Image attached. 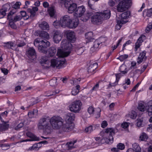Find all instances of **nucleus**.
<instances>
[{
    "instance_id": "nucleus-29",
    "label": "nucleus",
    "mask_w": 152,
    "mask_h": 152,
    "mask_svg": "<svg viewBox=\"0 0 152 152\" xmlns=\"http://www.w3.org/2000/svg\"><path fill=\"white\" fill-rule=\"evenodd\" d=\"M126 9L123 2L120 1L117 7V10L118 12H122L126 10Z\"/></svg>"
},
{
    "instance_id": "nucleus-39",
    "label": "nucleus",
    "mask_w": 152,
    "mask_h": 152,
    "mask_svg": "<svg viewBox=\"0 0 152 152\" xmlns=\"http://www.w3.org/2000/svg\"><path fill=\"white\" fill-rule=\"evenodd\" d=\"M146 13V16L148 17H151L152 15V8L147 10H144L143 12V15L144 16V14Z\"/></svg>"
},
{
    "instance_id": "nucleus-56",
    "label": "nucleus",
    "mask_w": 152,
    "mask_h": 152,
    "mask_svg": "<svg viewBox=\"0 0 152 152\" xmlns=\"http://www.w3.org/2000/svg\"><path fill=\"white\" fill-rule=\"evenodd\" d=\"M93 130V127L92 126H90L88 127L85 128V132H91Z\"/></svg>"
},
{
    "instance_id": "nucleus-30",
    "label": "nucleus",
    "mask_w": 152,
    "mask_h": 152,
    "mask_svg": "<svg viewBox=\"0 0 152 152\" xmlns=\"http://www.w3.org/2000/svg\"><path fill=\"white\" fill-rule=\"evenodd\" d=\"M97 64L96 63L91 64L88 68V72L89 73L93 72L97 67Z\"/></svg>"
},
{
    "instance_id": "nucleus-58",
    "label": "nucleus",
    "mask_w": 152,
    "mask_h": 152,
    "mask_svg": "<svg viewBox=\"0 0 152 152\" xmlns=\"http://www.w3.org/2000/svg\"><path fill=\"white\" fill-rule=\"evenodd\" d=\"M20 2H17L13 5L12 9H15L16 10L17 9L19 8L20 6Z\"/></svg>"
},
{
    "instance_id": "nucleus-9",
    "label": "nucleus",
    "mask_w": 152,
    "mask_h": 152,
    "mask_svg": "<svg viewBox=\"0 0 152 152\" xmlns=\"http://www.w3.org/2000/svg\"><path fill=\"white\" fill-rule=\"evenodd\" d=\"M82 103L80 100H77L72 103L69 105L70 110L75 113H78L80 110Z\"/></svg>"
},
{
    "instance_id": "nucleus-34",
    "label": "nucleus",
    "mask_w": 152,
    "mask_h": 152,
    "mask_svg": "<svg viewBox=\"0 0 152 152\" xmlns=\"http://www.w3.org/2000/svg\"><path fill=\"white\" fill-rule=\"evenodd\" d=\"M80 89V86L77 85L75 86V88H74L72 89V94L73 95H76L79 92Z\"/></svg>"
},
{
    "instance_id": "nucleus-12",
    "label": "nucleus",
    "mask_w": 152,
    "mask_h": 152,
    "mask_svg": "<svg viewBox=\"0 0 152 152\" xmlns=\"http://www.w3.org/2000/svg\"><path fill=\"white\" fill-rule=\"evenodd\" d=\"M86 11V9L83 6H81L77 7V8L75 11L74 16L77 18L80 17L82 16Z\"/></svg>"
},
{
    "instance_id": "nucleus-38",
    "label": "nucleus",
    "mask_w": 152,
    "mask_h": 152,
    "mask_svg": "<svg viewBox=\"0 0 152 152\" xmlns=\"http://www.w3.org/2000/svg\"><path fill=\"white\" fill-rule=\"evenodd\" d=\"M121 1L123 2V4L126 9H128L131 5V1L130 0H124Z\"/></svg>"
},
{
    "instance_id": "nucleus-23",
    "label": "nucleus",
    "mask_w": 152,
    "mask_h": 152,
    "mask_svg": "<svg viewBox=\"0 0 152 152\" xmlns=\"http://www.w3.org/2000/svg\"><path fill=\"white\" fill-rule=\"evenodd\" d=\"M45 134L44 135L45 137L41 136V137L45 139H52L53 138H61V134H57V135L56 137H54L53 136H52L51 135H50L51 134Z\"/></svg>"
},
{
    "instance_id": "nucleus-49",
    "label": "nucleus",
    "mask_w": 152,
    "mask_h": 152,
    "mask_svg": "<svg viewBox=\"0 0 152 152\" xmlns=\"http://www.w3.org/2000/svg\"><path fill=\"white\" fill-rule=\"evenodd\" d=\"M20 14L22 17L24 18L25 20H27L29 17L28 15H27L26 12L25 11H21Z\"/></svg>"
},
{
    "instance_id": "nucleus-36",
    "label": "nucleus",
    "mask_w": 152,
    "mask_h": 152,
    "mask_svg": "<svg viewBox=\"0 0 152 152\" xmlns=\"http://www.w3.org/2000/svg\"><path fill=\"white\" fill-rule=\"evenodd\" d=\"M56 50L54 47H51L49 50V56L50 57L53 56L55 54Z\"/></svg>"
},
{
    "instance_id": "nucleus-50",
    "label": "nucleus",
    "mask_w": 152,
    "mask_h": 152,
    "mask_svg": "<svg viewBox=\"0 0 152 152\" xmlns=\"http://www.w3.org/2000/svg\"><path fill=\"white\" fill-rule=\"evenodd\" d=\"M128 56L126 54L121 55L119 56L117 59H118L120 60L121 61H123L124 60L127 58L128 57Z\"/></svg>"
},
{
    "instance_id": "nucleus-8",
    "label": "nucleus",
    "mask_w": 152,
    "mask_h": 152,
    "mask_svg": "<svg viewBox=\"0 0 152 152\" xmlns=\"http://www.w3.org/2000/svg\"><path fill=\"white\" fill-rule=\"evenodd\" d=\"M65 7L68 9V12L69 13H72L76 11L77 7V5L75 3L70 2V0H65L64 3Z\"/></svg>"
},
{
    "instance_id": "nucleus-55",
    "label": "nucleus",
    "mask_w": 152,
    "mask_h": 152,
    "mask_svg": "<svg viewBox=\"0 0 152 152\" xmlns=\"http://www.w3.org/2000/svg\"><path fill=\"white\" fill-rule=\"evenodd\" d=\"M56 80L57 79L56 78L50 80L49 82L50 85L51 86H54L56 85Z\"/></svg>"
},
{
    "instance_id": "nucleus-52",
    "label": "nucleus",
    "mask_w": 152,
    "mask_h": 152,
    "mask_svg": "<svg viewBox=\"0 0 152 152\" xmlns=\"http://www.w3.org/2000/svg\"><path fill=\"white\" fill-rule=\"evenodd\" d=\"M117 147L118 148L119 150H123L124 149L125 146L124 144L120 143L117 145Z\"/></svg>"
},
{
    "instance_id": "nucleus-21",
    "label": "nucleus",
    "mask_w": 152,
    "mask_h": 152,
    "mask_svg": "<svg viewBox=\"0 0 152 152\" xmlns=\"http://www.w3.org/2000/svg\"><path fill=\"white\" fill-rule=\"evenodd\" d=\"M101 14V16L103 20H107L109 18L110 16V10H107L104 11L103 12H100Z\"/></svg>"
},
{
    "instance_id": "nucleus-2",
    "label": "nucleus",
    "mask_w": 152,
    "mask_h": 152,
    "mask_svg": "<svg viewBox=\"0 0 152 152\" xmlns=\"http://www.w3.org/2000/svg\"><path fill=\"white\" fill-rule=\"evenodd\" d=\"M25 135L29 138L23 140H20L15 143H10V144L8 143L0 144V147L3 150H6L9 149L12 145H15L17 143L27 141H38L40 139L39 137H37L34 134H23V135L25 136Z\"/></svg>"
},
{
    "instance_id": "nucleus-32",
    "label": "nucleus",
    "mask_w": 152,
    "mask_h": 152,
    "mask_svg": "<svg viewBox=\"0 0 152 152\" xmlns=\"http://www.w3.org/2000/svg\"><path fill=\"white\" fill-rule=\"evenodd\" d=\"M39 26L43 30H48L49 29V27L48 23L45 21H43L41 23L39 24Z\"/></svg>"
},
{
    "instance_id": "nucleus-40",
    "label": "nucleus",
    "mask_w": 152,
    "mask_h": 152,
    "mask_svg": "<svg viewBox=\"0 0 152 152\" xmlns=\"http://www.w3.org/2000/svg\"><path fill=\"white\" fill-rule=\"evenodd\" d=\"M9 125L5 122L4 124H0V131H2L8 129Z\"/></svg>"
},
{
    "instance_id": "nucleus-48",
    "label": "nucleus",
    "mask_w": 152,
    "mask_h": 152,
    "mask_svg": "<svg viewBox=\"0 0 152 152\" xmlns=\"http://www.w3.org/2000/svg\"><path fill=\"white\" fill-rule=\"evenodd\" d=\"M140 137V139L141 141L146 140L148 138V136L146 134H142Z\"/></svg>"
},
{
    "instance_id": "nucleus-28",
    "label": "nucleus",
    "mask_w": 152,
    "mask_h": 152,
    "mask_svg": "<svg viewBox=\"0 0 152 152\" xmlns=\"http://www.w3.org/2000/svg\"><path fill=\"white\" fill-rule=\"evenodd\" d=\"M146 54V52L145 51H143L142 53H140L137 62L138 63L140 64L143 61L144 58L145 59L146 57L145 56Z\"/></svg>"
},
{
    "instance_id": "nucleus-6",
    "label": "nucleus",
    "mask_w": 152,
    "mask_h": 152,
    "mask_svg": "<svg viewBox=\"0 0 152 152\" xmlns=\"http://www.w3.org/2000/svg\"><path fill=\"white\" fill-rule=\"evenodd\" d=\"M100 134L101 136V142L99 144H109L112 143L113 141V134Z\"/></svg>"
},
{
    "instance_id": "nucleus-1",
    "label": "nucleus",
    "mask_w": 152,
    "mask_h": 152,
    "mask_svg": "<svg viewBox=\"0 0 152 152\" xmlns=\"http://www.w3.org/2000/svg\"><path fill=\"white\" fill-rule=\"evenodd\" d=\"M61 48L62 50L58 49L57 54L60 58L51 60V66L56 67L58 69L64 66L66 60L64 58L68 56L71 52L72 48V44L67 40H63L61 43Z\"/></svg>"
},
{
    "instance_id": "nucleus-37",
    "label": "nucleus",
    "mask_w": 152,
    "mask_h": 152,
    "mask_svg": "<svg viewBox=\"0 0 152 152\" xmlns=\"http://www.w3.org/2000/svg\"><path fill=\"white\" fill-rule=\"evenodd\" d=\"M92 32H88L85 34L86 38L89 42L92 41L94 40V39L92 37Z\"/></svg>"
},
{
    "instance_id": "nucleus-5",
    "label": "nucleus",
    "mask_w": 152,
    "mask_h": 152,
    "mask_svg": "<svg viewBox=\"0 0 152 152\" xmlns=\"http://www.w3.org/2000/svg\"><path fill=\"white\" fill-rule=\"evenodd\" d=\"M50 123L51 127L54 129H59L62 126H63V120L61 117L58 116H54L50 119Z\"/></svg>"
},
{
    "instance_id": "nucleus-42",
    "label": "nucleus",
    "mask_w": 152,
    "mask_h": 152,
    "mask_svg": "<svg viewBox=\"0 0 152 152\" xmlns=\"http://www.w3.org/2000/svg\"><path fill=\"white\" fill-rule=\"evenodd\" d=\"M133 147V150H134V152L135 151H141V148L139 145L137 143H134L132 145Z\"/></svg>"
},
{
    "instance_id": "nucleus-53",
    "label": "nucleus",
    "mask_w": 152,
    "mask_h": 152,
    "mask_svg": "<svg viewBox=\"0 0 152 152\" xmlns=\"http://www.w3.org/2000/svg\"><path fill=\"white\" fill-rule=\"evenodd\" d=\"M26 124L25 123V122H23L22 123H19L18 125L15 127V129L16 130H18L19 129L22 127L24 125H26Z\"/></svg>"
},
{
    "instance_id": "nucleus-19",
    "label": "nucleus",
    "mask_w": 152,
    "mask_h": 152,
    "mask_svg": "<svg viewBox=\"0 0 152 152\" xmlns=\"http://www.w3.org/2000/svg\"><path fill=\"white\" fill-rule=\"evenodd\" d=\"M66 36L67 39L72 42H74L76 40L75 33L74 32H68L66 34Z\"/></svg>"
},
{
    "instance_id": "nucleus-46",
    "label": "nucleus",
    "mask_w": 152,
    "mask_h": 152,
    "mask_svg": "<svg viewBox=\"0 0 152 152\" xmlns=\"http://www.w3.org/2000/svg\"><path fill=\"white\" fill-rule=\"evenodd\" d=\"M102 42L99 40H97L95 41L94 43L93 46L96 48L98 49L99 45L101 44Z\"/></svg>"
},
{
    "instance_id": "nucleus-33",
    "label": "nucleus",
    "mask_w": 152,
    "mask_h": 152,
    "mask_svg": "<svg viewBox=\"0 0 152 152\" xmlns=\"http://www.w3.org/2000/svg\"><path fill=\"white\" fill-rule=\"evenodd\" d=\"M37 110L34 109L32 111L29 112L28 113V115L30 118H34L37 115Z\"/></svg>"
},
{
    "instance_id": "nucleus-4",
    "label": "nucleus",
    "mask_w": 152,
    "mask_h": 152,
    "mask_svg": "<svg viewBox=\"0 0 152 152\" xmlns=\"http://www.w3.org/2000/svg\"><path fill=\"white\" fill-rule=\"evenodd\" d=\"M50 119L48 118H41L38 124L39 129H43L45 132L50 133L52 132L53 129L49 124Z\"/></svg>"
},
{
    "instance_id": "nucleus-54",
    "label": "nucleus",
    "mask_w": 152,
    "mask_h": 152,
    "mask_svg": "<svg viewBox=\"0 0 152 152\" xmlns=\"http://www.w3.org/2000/svg\"><path fill=\"white\" fill-rule=\"evenodd\" d=\"M105 133H114L115 131L113 128H107L105 129Z\"/></svg>"
},
{
    "instance_id": "nucleus-41",
    "label": "nucleus",
    "mask_w": 152,
    "mask_h": 152,
    "mask_svg": "<svg viewBox=\"0 0 152 152\" xmlns=\"http://www.w3.org/2000/svg\"><path fill=\"white\" fill-rule=\"evenodd\" d=\"M22 18V17L20 15H16L13 18H11L9 20L12 21V22H15L17 21L20 20Z\"/></svg>"
},
{
    "instance_id": "nucleus-62",
    "label": "nucleus",
    "mask_w": 152,
    "mask_h": 152,
    "mask_svg": "<svg viewBox=\"0 0 152 152\" xmlns=\"http://www.w3.org/2000/svg\"><path fill=\"white\" fill-rule=\"evenodd\" d=\"M80 79H75L71 80V83L72 84H76L77 83H78L80 81Z\"/></svg>"
},
{
    "instance_id": "nucleus-51",
    "label": "nucleus",
    "mask_w": 152,
    "mask_h": 152,
    "mask_svg": "<svg viewBox=\"0 0 152 152\" xmlns=\"http://www.w3.org/2000/svg\"><path fill=\"white\" fill-rule=\"evenodd\" d=\"M76 51L78 55H80L82 54L84 51V48L81 47L77 48L76 50Z\"/></svg>"
},
{
    "instance_id": "nucleus-10",
    "label": "nucleus",
    "mask_w": 152,
    "mask_h": 152,
    "mask_svg": "<svg viewBox=\"0 0 152 152\" xmlns=\"http://www.w3.org/2000/svg\"><path fill=\"white\" fill-rule=\"evenodd\" d=\"M100 12H95V14L91 17V21L94 24H99L102 23L103 20Z\"/></svg>"
},
{
    "instance_id": "nucleus-61",
    "label": "nucleus",
    "mask_w": 152,
    "mask_h": 152,
    "mask_svg": "<svg viewBox=\"0 0 152 152\" xmlns=\"http://www.w3.org/2000/svg\"><path fill=\"white\" fill-rule=\"evenodd\" d=\"M130 115V117L131 118L133 119H135L137 116L136 113L135 111H132Z\"/></svg>"
},
{
    "instance_id": "nucleus-26",
    "label": "nucleus",
    "mask_w": 152,
    "mask_h": 152,
    "mask_svg": "<svg viewBox=\"0 0 152 152\" xmlns=\"http://www.w3.org/2000/svg\"><path fill=\"white\" fill-rule=\"evenodd\" d=\"M38 10V8L37 7H34L32 9L30 8L27 9V11L30 13V18H32L35 16L36 12Z\"/></svg>"
},
{
    "instance_id": "nucleus-57",
    "label": "nucleus",
    "mask_w": 152,
    "mask_h": 152,
    "mask_svg": "<svg viewBox=\"0 0 152 152\" xmlns=\"http://www.w3.org/2000/svg\"><path fill=\"white\" fill-rule=\"evenodd\" d=\"M40 39L38 38L35 39L34 41V45L35 46H37L38 47L39 46V44L40 43Z\"/></svg>"
},
{
    "instance_id": "nucleus-3",
    "label": "nucleus",
    "mask_w": 152,
    "mask_h": 152,
    "mask_svg": "<svg viewBox=\"0 0 152 152\" xmlns=\"http://www.w3.org/2000/svg\"><path fill=\"white\" fill-rule=\"evenodd\" d=\"M75 118V115L72 113H69L66 115L65 120L66 123L62 127V129L64 132H69L73 129L74 125L72 122Z\"/></svg>"
},
{
    "instance_id": "nucleus-17",
    "label": "nucleus",
    "mask_w": 152,
    "mask_h": 152,
    "mask_svg": "<svg viewBox=\"0 0 152 152\" xmlns=\"http://www.w3.org/2000/svg\"><path fill=\"white\" fill-rule=\"evenodd\" d=\"M4 46L6 48L11 49L14 50H16V44L10 41L4 42Z\"/></svg>"
},
{
    "instance_id": "nucleus-24",
    "label": "nucleus",
    "mask_w": 152,
    "mask_h": 152,
    "mask_svg": "<svg viewBox=\"0 0 152 152\" xmlns=\"http://www.w3.org/2000/svg\"><path fill=\"white\" fill-rule=\"evenodd\" d=\"M130 15V12L129 11L125 12L120 15L119 17H116V18L121 20H123L124 19H126L129 18Z\"/></svg>"
},
{
    "instance_id": "nucleus-11",
    "label": "nucleus",
    "mask_w": 152,
    "mask_h": 152,
    "mask_svg": "<svg viewBox=\"0 0 152 152\" xmlns=\"http://www.w3.org/2000/svg\"><path fill=\"white\" fill-rule=\"evenodd\" d=\"M71 19L70 17L67 15L61 17L60 19V26L63 28L67 27L71 21Z\"/></svg>"
},
{
    "instance_id": "nucleus-20",
    "label": "nucleus",
    "mask_w": 152,
    "mask_h": 152,
    "mask_svg": "<svg viewBox=\"0 0 152 152\" xmlns=\"http://www.w3.org/2000/svg\"><path fill=\"white\" fill-rule=\"evenodd\" d=\"M119 70L121 72V73L116 75V78H119L120 76L121 75V74H126L128 71V70H127L126 66L124 65H121L120 66Z\"/></svg>"
},
{
    "instance_id": "nucleus-63",
    "label": "nucleus",
    "mask_w": 152,
    "mask_h": 152,
    "mask_svg": "<svg viewBox=\"0 0 152 152\" xmlns=\"http://www.w3.org/2000/svg\"><path fill=\"white\" fill-rule=\"evenodd\" d=\"M152 28V23H150L146 28V32H148Z\"/></svg>"
},
{
    "instance_id": "nucleus-27",
    "label": "nucleus",
    "mask_w": 152,
    "mask_h": 152,
    "mask_svg": "<svg viewBox=\"0 0 152 152\" xmlns=\"http://www.w3.org/2000/svg\"><path fill=\"white\" fill-rule=\"evenodd\" d=\"M117 24L116 25V29L118 30L120 29L122 24L126 23V21L124 20H121L118 18H116Z\"/></svg>"
},
{
    "instance_id": "nucleus-45",
    "label": "nucleus",
    "mask_w": 152,
    "mask_h": 152,
    "mask_svg": "<svg viewBox=\"0 0 152 152\" xmlns=\"http://www.w3.org/2000/svg\"><path fill=\"white\" fill-rule=\"evenodd\" d=\"M48 60V58L46 56H43L41 57L40 59V63L41 64H45Z\"/></svg>"
},
{
    "instance_id": "nucleus-18",
    "label": "nucleus",
    "mask_w": 152,
    "mask_h": 152,
    "mask_svg": "<svg viewBox=\"0 0 152 152\" xmlns=\"http://www.w3.org/2000/svg\"><path fill=\"white\" fill-rule=\"evenodd\" d=\"M79 23V21L78 19L72 20L71 19V21L69 23L67 27L70 28H76Z\"/></svg>"
},
{
    "instance_id": "nucleus-14",
    "label": "nucleus",
    "mask_w": 152,
    "mask_h": 152,
    "mask_svg": "<svg viewBox=\"0 0 152 152\" xmlns=\"http://www.w3.org/2000/svg\"><path fill=\"white\" fill-rule=\"evenodd\" d=\"M27 55L31 60H34L36 58V53L35 49L32 47L28 48L26 52Z\"/></svg>"
},
{
    "instance_id": "nucleus-35",
    "label": "nucleus",
    "mask_w": 152,
    "mask_h": 152,
    "mask_svg": "<svg viewBox=\"0 0 152 152\" xmlns=\"http://www.w3.org/2000/svg\"><path fill=\"white\" fill-rule=\"evenodd\" d=\"M145 110L148 112L149 115H152V105H148V104H146Z\"/></svg>"
},
{
    "instance_id": "nucleus-31",
    "label": "nucleus",
    "mask_w": 152,
    "mask_h": 152,
    "mask_svg": "<svg viewBox=\"0 0 152 152\" xmlns=\"http://www.w3.org/2000/svg\"><path fill=\"white\" fill-rule=\"evenodd\" d=\"M39 36L41 37L42 39H47L49 38V34L46 31H42L39 33Z\"/></svg>"
},
{
    "instance_id": "nucleus-47",
    "label": "nucleus",
    "mask_w": 152,
    "mask_h": 152,
    "mask_svg": "<svg viewBox=\"0 0 152 152\" xmlns=\"http://www.w3.org/2000/svg\"><path fill=\"white\" fill-rule=\"evenodd\" d=\"M138 109L141 111H144L145 110V106L142 104H139L138 107Z\"/></svg>"
},
{
    "instance_id": "nucleus-22",
    "label": "nucleus",
    "mask_w": 152,
    "mask_h": 152,
    "mask_svg": "<svg viewBox=\"0 0 152 152\" xmlns=\"http://www.w3.org/2000/svg\"><path fill=\"white\" fill-rule=\"evenodd\" d=\"M95 14V12L92 10H89L87 12L85 15V18L82 20L83 21L86 22L91 17H92Z\"/></svg>"
},
{
    "instance_id": "nucleus-13",
    "label": "nucleus",
    "mask_w": 152,
    "mask_h": 152,
    "mask_svg": "<svg viewBox=\"0 0 152 152\" xmlns=\"http://www.w3.org/2000/svg\"><path fill=\"white\" fill-rule=\"evenodd\" d=\"M77 142V140L69 142L66 144L64 143L62 144L61 147L62 148L65 150H69L75 148L74 145Z\"/></svg>"
},
{
    "instance_id": "nucleus-64",
    "label": "nucleus",
    "mask_w": 152,
    "mask_h": 152,
    "mask_svg": "<svg viewBox=\"0 0 152 152\" xmlns=\"http://www.w3.org/2000/svg\"><path fill=\"white\" fill-rule=\"evenodd\" d=\"M129 123L125 122L123 123L121 125V127L124 129H127L129 125Z\"/></svg>"
},
{
    "instance_id": "nucleus-25",
    "label": "nucleus",
    "mask_w": 152,
    "mask_h": 152,
    "mask_svg": "<svg viewBox=\"0 0 152 152\" xmlns=\"http://www.w3.org/2000/svg\"><path fill=\"white\" fill-rule=\"evenodd\" d=\"M145 36L144 35H142L140 37L139 39H137V42L135 44V49L136 51H137V49L139 48L140 46L141 43L143 41V39L145 38Z\"/></svg>"
},
{
    "instance_id": "nucleus-44",
    "label": "nucleus",
    "mask_w": 152,
    "mask_h": 152,
    "mask_svg": "<svg viewBox=\"0 0 152 152\" xmlns=\"http://www.w3.org/2000/svg\"><path fill=\"white\" fill-rule=\"evenodd\" d=\"M49 15L51 17H53L55 14V10L53 7H50L48 10Z\"/></svg>"
},
{
    "instance_id": "nucleus-15",
    "label": "nucleus",
    "mask_w": 152,
    "mask_h": 152,
    "mask_svg": "<svg viewBox=\"0 0 152 152\" xmlns=\"http://www.w3.org/2000/svg\"><path fill=\"white\" fill-rule=\"evenodd\" d=\"M10 8V5L6 4H4L2 7L1 9L0 10V18H3L6 15V12L9 10Z\"/></svg>"
},
{
    "instance_id": "nucleus-43",
    "label": "nucleus",
    "mask_w": 152,
    "mask_h": 152,
    "mask_svg": "<svg viewBox=\"0 0 152 152\" xmlns=\"http://www.w3.org/2000/svg\"><path fill=\"white\" fill-rule=\"evenodd\" d=\"M17 10L15 9H12L8 13L7 15L8 18L10 20L12 18V15L16 12Z\"/></svg>"
},
{
    "instance_id": "nucleus-60",
    "label": "nucleus",
    "mask_w": 152,
    "mask_h": 152,
    "mask_svg": "<svg viewBox=\"0 0 152 152\" xmlns=\"http://www.w3.org/2000/svg\"><path fill=\"white\" fill-rule=\"evenodd\" d=\"M38 145H37L36 143L33 144L32 146L29 148L28 150H36V149L38 148Z\"/></svg>"
},
{
    "instance_id": "nucleus-59",
    "label": "nucleus",
    "mask_w": 152,
    "mask_h": 152,
    "mask_svg": "<svg viewBox=\"0 0 152 152\" xmlns=\"http://www.w3.org/2000/svg\"><path fill=\"white\" fill-rule=\"evenodd\" d=\"M53 25L56 28H58L60 26V21L59 22L56 21H54L53 23Z\"/></svg>"
},
{
    "instance_id": "nucleus-7",
    "label": "nucleus",
    "mask_w": 152,
    "mask_h": 152,
    "mask_svg": "<svg viewBox=\"0 0 152 152\" xmlns=\"http://www.w3.org/2000/svg\"><path fill=\"white\" fill-rule=\"evenodd\" d=\"M38 49L41 53H45L47 52V48L50 45V43L46 39H40V43L39 44Z\"/></svg>"
},
{
    "instance_id": "nucleus-16",
    "label": "nucleus",
    "mask_w": 152,
    "mask_h": 152,
    "mask_svg": "<svg viewBox=\"0 0 152 152\" xmlns=\"http://www.w3.org/2000/svg\"><path fill=\"white\" fill-rule=\"evenodd\" d=\"M62 38L61 32L58 30L56 31L54 34L53 40L56 43H58L61 40Z\"/></svg>"
}]
</instances>
